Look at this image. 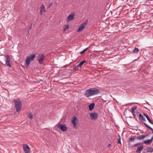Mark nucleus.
<instances>
[{
    "label": "nucleus",
    "instance_id": "cd10ccee",
    "mask_svg": "<svg viewBox=\"0 0 153 153\" xmlns=\"http://www.w3.org/2000/svg\"><path fill=\"white\" fill-rule=\"evenodd\" d=\"M69 25H67L64 28V30H65L68 28Z\"/></svg>",
    "mask_w": 153,
    "mask_h": 153
},
{
    "label": "nucleus",
    "instance_id": "20e7f679",
    "mask_svg": "<svg viewBox=\"0 0 153 153\" xmlns=\"http://www.w3.org/2000/svg\"><path fill=\"white\" fill-rule=\"evenodd\" d=\"M71 121L73 127L76 128L77 127V124L79 122L78 118L74 116L71 118Z\"/></svg>",
    "mask_w": 153,
    "mask_h": 153
},
{
    "label": "nucleus",
    "instance_id": "4be33fe9",
    "mask_svg": "<svg viewBox=\"0 0 153 153\" xmlns=\"http://www.w3.org/2000/svg\"><path fill=\"white\" fill-rule=\"evenodd\" d=\"M139 51V49L136 48H134L132 51V52L134 53H136L138 52Z\"/></svg>",
    "mask_w": 153,
    "mask_h": 153
},
{
    "label": "nucleus",
    "instance_id": "7c9ffc66",
    "mask_svg": "<svg viewBox=\"0 0 153 153\" xmlns=\"http://www.w3.org/2000/svg\"><path fill=\"white\" fill-rule=\"evenodd\" d=\"M77 67H79V66H74L73 68V69L74 70H77Z\"/></svg>",
    "mask_w": 153,
    "mask_h": 153
},
{
    "label": "nucleus",
    "instance_id": "f8f14e48",
    "mask_svg": "<svg viewBox=\"0 0 153 153\" xmlns=\"http://www.w3.org/2000/svg\"><path fill=\"white\" fill-rule=\"evenodd\" d=\"M143 149V146L142 145L138 146L137 148L136 152V153H140Z\"/></svg>",
    "mask_w": 153,
    "mask_h": 153
},
{
    "label": "nucleus",
    "instance_id": "ddd939ff",
    "mask_svg": "<svg viewBox=\"0 0 153 153\" xmlns=\"http://www.w3.org/2000/svg\"><path fill=\"white\" fill-rule=\"evenodd\" d=\"M136 136H131L128 139V142L129 143H131L134 142V140L136 139Z\"/></svg>",
    "mask_w": 153,
    "mask_h": 153
},
{
    "label": "nucleus",
    "instance_id": "f03ea898",
    "mask_svg": "<svg viewBox=\"0 0 153 153\" xmlns=\"http://www.w3.org/2000/svg\"><path fill=\"white\" fill-rule=\"evenodd\" d=\"M12 102L15 104V106L17 112H19L21 109L22 104L19 99H16L13 100Z\"/></svg>",
    "mask_w": 153,
    "mask_h": 153
},
{
    "label": "nucleus",
    "instance_id": "6e6552de",
    "mask_svg": "<svg viewBox=\"0 0 153 153\" xmlns=\"http://www.w3.org/2000/svg\"><path fill=\"white\" fill-rule=\"evenodd\" d=\"M87 24L86 22H84L79 27L77 31L80 32L83 30L85 27L86 25Z\"/></svg>",
    "mask_w": 153,
    "mask_h": 153
},
{
    "label": "nucleus",
    "instance_id": "dca6fc26",
    "mask_svg": "<svg viewBox=\"0 0 153 153\" xmlns=\"http://www.w3.org/2000/svg\"><path fill=\"white\" fill-rule=\"evenodd\" d=\"M143 141L144 143L146 145H149L152 142V140L150 139L144 140Z\"/></svg>",
    "mask_w": 153,
    "mask_h": 153
},
{
    "label": "nucleus",
    "instance_id": "aec40b11",
    "mask_svg": "<svg viewBox=\"0 0 153 153\" xmlns=\"http://www.w3.org/2000/svg\"><path fill=\"white\" fill-rule=\"evenodd\" d=\"M86 61L85 60H83L81 62L79 65H77V66L80 67H81L82 65Z\"/></svg>",
    "mask_w": 153,
    "mask_h": 153
},
{
    "label": "nucleus",
    "instance_id": "2eb2a0df",
    "mask_svg": "<svg viewBox=\"0 0 153 153\" xmlns=\"http://www.w3.org/2000/svg\"><path fill=\"white\" fill-rule=\"evenodd\" d=\"M147 136V135L143 134L142 135L139 136L138 137H137V139L139 140H143Z\"/></svg>",
    "mask_w": 153,
    "mask_h": 153
},
{
    "label": "nucleus",
    "instance_id": "1a4fd4ad",
    "mask_svg": "<svg viewBox=\"0 0 153 153\" xmlns=\"http://www.w3.org/2000/svg\"><path fill=\"white\" fill-rule=\"evenodd\" d=\"M90 117L91 120H95L98 117V114L96 113H91L90 114Z\"/></svg>",
    "mask_w": 153,
    "mask_h": 153
},
{
    "label": "nucleus",
    "instance_id": "2f4dec72",
    "mask_svg": "<svg viewBox=\"0 0 153 153\" xmlns=\"http://www.w3.org/2000/svg\"><path fill=\"white\" fill-rule=\"evenodd\" d=\"M111 144H108V147L109 148H110V147H111Z\"/></svg>",
    "mask_w": 153,
    "mask_h": 153
},
{
    "label": "nucleus",
    "instance_id": "39448f33",
    "mask_svg": "<svg viewBox=\"0 0 153 153\" xmlns=\"http://www.w3.org/2000/svg\"><path fill=\"white\" fill-rule=\"evenodd\" d=\"M57 127L63 131H65L68 130V128L65 124H59L57 125Z\"/></svg>",
    "mask_w": 153,
    "mask_h": 153
},
{
    "label": "nucleus",
    "instance_id": "a211bd4d",
    "mask_svg": "<svg viewBox=\"0 0 153 153\" xmlns=\"http://www.w3.org/2000/svg\"><path fill=\"white\" fill-rule=\"evenodd\" d=\"M95 104L94 103H93L90 104L89 105V108L90 110H93Z\"/></svg>",
    "mask_w": 153,
    "mask_h": 153
},
{
    "label": "nucleus",
    "instance_id": "6ab92c4d",
    "mask_svg": "<svg viewBox=\"0 0 153 153\" xmlns=\"http://www.w3.org/2000/svg\"><path fill=\"white\" fill-rule=\"evenodd\" d=\"M139 116L140 117V118L141 120H143V121H146V119L141 114H140Z\"/></svg>",
    "mask_w": 153,
    "mask_h": 153
},
{
    "label": "nucleus",
    "instance_id": "5701e85b",
    "mask_svg": "<svg viewBox=\"0 0 153 153\" xmlns=\"http://www.w3.org/2000/svg\"><path fill=\"white\" fill-rule=\"evenodd\" d=\"M143 114L146 117V118L147 119V120H148L149 122L151 121V119H150V118L147 114Z\"/></svg>",
    "mask_w": 153,
    "mask_h": 153
},
{
    "label": "nucleus",
    "instance_id": "c85d7f7f",
    "mask_svg": "<svg viewBox=\"0 0 153 153\" xmlns=\"http://www.w3.org/2000/svg\"><path fill=\"white\" fill-rule=\"evenodd\" d=\"M121 143V141H120V136H119V138L118 139V142L117 143Z\"/></svg>",
    "mask_w": 153,
    "mask_h": 153
},
{
    "label": "nucleus",
    "instance_id": "393cba45",
    "mask_svg": "<svg viewBox=\"0 0 153 153\" xmlns=\"http://www.w3.org/2000/svg\"><path fill=\"white\" fill-rule=\"evenodd\" d=\"M140 144V143H137L133 144L131 146V147H134L137 146V145Z\"/></svg>",
    "mask_w": 153,
    "mask_h": 153
},
{
    "label": "nucleus",
    "instance_id": "72a5a7b5",
    "mask_svg": "<svg viewBox=\"0 0 153 153\" xmlns=\"http://www.w3.org/2000/svg\"><path fill=\"white\" fill-rule=\"evenodd\" d=\"M150 140H151L152 141V140H153V136L151 137Z\"/></svg>",
    "mask_w": 153,
    "mask_h": 153
},
{
    "label": "nucleus",
    "instance_id": "7ed1b4c3",
    "mask_svg": "<svg viewBox=\"0 0 153 153\" xmlns=\"http://www.w3.org/2000/svg\"><path fill=\"white\" fill-rule=\"evenodd\" d=\"M35 56V54H33L27 56L25 60V65L26 66L29 65L30 62L34 60Z\"/></svg>",
    "mask_w": 153,
    "mask_h": 153
},
{
    "label": "nucleus",
    "instance_id": "423d86ee",
    "mask_svg": "<svg viewBox=\"0 0 153 153\" xmlns=\"http://www.w3.org/2000/svg\"><path fill=\"white\" fill-rule=\"evenodd\" d=\"M37 57L39 63L42 64L45 59V56L42 53H40L37 56Z\"/></svg>",
    "mask_w": 153,
    "mask_h": 153
},
{
    "label": "nucleus",
    "instance_id": "4468645a",
    "mask_svg": "<svg viewBox=\"0 0 153 153\" xmlns=\"http://www.w3.org/2000/svg\"><path fill=\"white\" fill-rule=\"evenodd\" d=\"M137 108V106L135 105L132 107L131 108V112L132 113L133 116L134 117L136 116V114L134 113V111Z\"/></svg>",
    "mask_w": 153,
    "mask_h": 153
},
{
    "label": "nucleus",
    "instance_id": "b1692460",
    "mask_svg": "<svg viewBox=\"0 0 153 153\" xmlns=\"http://www.w3.org/2000/svg\"><path fill=\"white\" fill-rule=\"evenodd\" d=\"M144 125L147 127L148 128L150 129L151 130L153 131V129L152 128L149 126L148 125L146 124L145 123H144Z\"/></svg>",
    "mask_w": 153,
    "mask_h": 153
},
{
    "label": "nucleus",
    "instance_id": "f257e3e1",
    "mask_svg": "<svg viewBox=\"0 0 153 153\" xmlns=\"http://www.w3.org/2000/svg\"><path fill=\"white\" fill-rule=\"evenodd\" d=\"M99 93V91L98 89L94 88H91L85 91V95L87 97H89L97 94Z\"/></svg>",
    "mask_w": 153,
    "mask_h": 153
},
{
    "label": "nucleus",
    "instance_id": "a878e982",
    "mask_svg": "<svg viewBox=\"0 0 153 153\" xmlns=\"http://www.w3.org/2000/svg\"><path fill=\"white\" fill-rule=\"evenodd\" d=\"M90 47V46L86 48L85 49L83 50L82 51H81L80 52V53H84V52H85Z\"/></svg>",
    "mask_w": 153,
    "mask_h": 153
},
{
    "label": "nucleus",
    "instance_id": "c756f323",
    "mask_svg": "<svg viewBox=\"0 0 153 153\" xmlns=\"http://www.w3.org/2000/svg\"><path fill=\"white\" fill-rule=\"evenodd\" d=\"M53 5V3L52 2H51L49 3V5H48V7H50Z\"/></svg>",
    "mask_w": 153,
    "mask_h": 153
},
{
    "label": "nucleus",
    "instance_id": "9b49d317",
    "mask_svg": "<svg viewBox=\"0 0 153 153\" xmlns=\"http://www.w3.org/2000/svg\"><path fill=\"white\" fill-rule=\"evenodd\" d=\"M5 57L6 58L5 61L6 64L9 67H10L11 66V65L10 64V57H9V55H7Z\"/></svg>",
    "mask_w": 153,
    "mask_h": 153
},
{
    "label": "nucleus",
    "instance_id": "bb28decb",
    "mask_svg": "<svg viewBox=\"0 0 153 153\" xmlns=\"http://www.w3.org/2000/svg\"><path fill=\"white\" fill-rule=\"evenodd\" d=\"M32 116H33L32 115V114H31V113H29L28 117L30 118V119L32 118Z\"/></svg>",
    "mask_w": 153,
    "mask_h": 153
},
{
    "label": "nucleus",
    "instance_id": "f704fd0d",
    "mask_svg": "<svg viewBox=\"0 0 153 153\" xmlns=\"http://www.w3.org/2000/svg\"><path fill=\"white\" fill-rule=\"evenodd\" d=\"M31 27H30V29L29 30H30V29H31Z\"/></svg>",
    "mask_w": 153,
    "mask_h": 153
},
{
    "label": "nucleus",
    "instance_id": "412c9836",
    "mask_svg": "<svg viewBox=\"0 0 153 153\" xmlns=\"http://www.w3.org/2000/svg\"><path fill=\"white\" fill-rule=\"evenodd\" d=\"M153 152V149L151 148V147H149L146 150L147 152Z\"/></svg>",
    "mask_w": 153,
    "mask_h": 153
},
{
    "label": "nucleus",
    "instance_id": "9d476101",
    "mask_svg": "<svg viewBox=\"0 0 153 153\" xmlns=\"http://www.w3.org/2000/svg\"><path fill=\"white\" fill-rule=\"evenodd\" d=\"M75 14L71 13L69 15L68 17L66 19V20L67 22L72 21L74 18Z\"/></svg>",
    "mask_w": 153,
    "mask_h": 153
},
{
    "label": "nucleus",
    "instance_id": "f3484780",
    "mask_svg": "<svg viewBox=\"0 0 153 153\" xmlns=\"http://www.w3.org/2000/svg\"><path fill=\"white\" fill-rule=\"evenodd\" d=\"M45 11V7L43 5L41 6L40 10V13L41 15L42 14L43 12H44Z\"/></svg>",
    "mask_w": 153,
    "mask_h": 153
},
{
    "label": "nucleus",
    "instance_id": "473e14b6",
    "mask_svg": "<svg viewBox=\"0 0 153 153\" xmlns=\"http://www.w3.org/2000/svg\"><path fill=\"white\" fill-rule=\"evenodd\" d=\"M149 123H151V124H153V122H152V120H151L150 122H149Z\"/></svg>",
    "mask_w": 153,
    "mask_h": 153
},
{
    "label": "nucleus",
    "instance_id": "c9c22d12",
    "mask_svg": "<svg viewBox=\"0 0 153 153\" xmlns=\"http://www.w3.org/2000/svg\"><path fill=\"white\" fill-rule=\"evenodd\" d=\"M152 16H153V15Z\"/></svg>",
    "mask_w": 153,
    "mask_h": 153
},
{
    "label": "nucleus",
    "instance_id": "0eeeda50",
    "mask_svg": "<svg viewBox=\"0 0 153 153\" xmlns=\"http://www.w3.org/2000/svg\"><path fill=\"white\" fill-rule=\"evenodd\" d=\"M23 147L25 153H30V149L27 145L24 144Z\"/></svg>",
    "mask_w": 153,
    "mask_h": 153
}]
</instances>
